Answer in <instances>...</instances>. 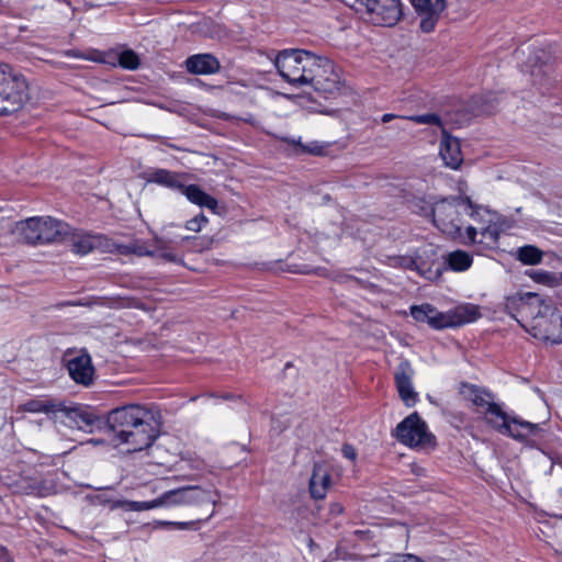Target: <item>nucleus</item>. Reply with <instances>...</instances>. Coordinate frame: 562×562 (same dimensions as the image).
<instances>
[{"label": "nucleus", "mask_w": 562, "mask_h": 562, "mask_svg": "<svg viewBox=\"0 0 562 562\" xmlns=\"http://www.w3.org/2000/svg\"><path fill=\"white\" fill-rule=\"evenodd\" d=\"M385 262L390 267L403 268V269H407V270H417V271H420L422 266L424 265L422 262V257L418 254V251H416L412 256H389V257H386Z\"/></svg>", "instance_id": "27"}, {"label": "nucleus", "mask_w": 562, "mask_h": 562, "mask_svg": "<svg viewBox=\"0 0 562 562\" xmlns=\"http://www.w3.org/2000/svg\"><path fill=\"white\" fill-rule=\"evenodd\" d=\"M175 239L177 240L176 244L182 243V241H192L193 243L192 248L195 251H202L204 249L210 248V246H211V240L205 239V238H195V237H191V236H184V237H180L179 240L177 238H175Z\"/></svg>", "instance_id": "33"}, {"label": "nucleus", "mask_w": 562, "mask_h": 562, "mask_svg": "<svg viewBox=\"0 0 562 562\" xmlns=\"http://www.w3.org/2000/svg\"><path fill=\"white\" fill-rule=\"evenodd\" d=\"M402 120L412 121L416 124L436 125L442 131L446 130L439 115L435 113H426L419 115L403 116Z\"/></svg>", "instance_id": "30"}, {"label": "nucleus", "mask_w": 562, "mask_h": 562, "mask_svg": "<svg viewBox=\"0 0 562 562\" xmlns=\"http://www.w3.org/2000/svg\"><path fill=\"white\" fill-rule=\"evenodd\" d=\"M69 305L76 306V305H81V303H79V302H76V303H69Z\"/></svg>", "instance_id": "48"}, {"label": "nucleus", "mask_w": 562, "mask_h": 562, "mask_svg": "<svg viewBox=\"0 0 562 562\" xmlns=\"http://www.w3.org/2000/svg\"><path fill=\"white\" fill-rule=\"evenodd\" d=\"M29 100V85L24 76L10 65L0 63V114L19 111Z\"/></svg>", "instance_id": "8"}, {"label": "nucleus", "mask_w": 562, "mask_h": 562, "mask_svg": "<svg viewBox=\"0 0 562 562\" xmlns=\"http://www.w3.org/2000/svg\"><path fill=\"white\" fill-rule=\"evenodd\" d=\"M165 483H166L165 481H157L153 485H149L150 492L153 494H158V496H159L161 492L166 491L165 487H164Z\"/></svg>", "instance_id": "43"}, {"label": "nucleus", "mask_w": 562, "mask_h": 562, "mask_svg": "<svg viewBox=\"0 0 562 562\" xmlns=\"http://www.w3.org/2000/svg\"><path fill=\"white\" fill-rule=\"evenodd\" d=\"M445 261L451 270L462 272L471 267L473 258L469 252L458 249L449 252Z\"/></svg>", "instance_id": "28"}, {"label": "nucleus", "mask_w": 562, "mask_h": 562, "mask_svg": "<svg viewBox=\"0 0 562 562\" xmlns=\"http://www.w3.org/2000/svg\"><path fill=\"white\" fill-rule=\"evenodd\" d=\"M79 418L86 426H91L94 423V417L88 413H80Z\"/></svg>", "instance_id": "44"}, {"label": "nucleus", "mask_w": 562, "mask_h": 562, "mask_svg": "<svg viewBox=\"0 0 562 562\" xmlns=\"http://www.w3.org/2000/svg\"><path fill=\"white\" fill-rule=\"evenodd\" d=\"M119 307H135V308H144L143 303H140L136 299H119L116 304Z\"/></svg>", "instance_id": "36"}, {"label": "nucleus", "mask_w": 562, "mask_h": 562, "mask_svg": "<svg viewBox=\"0 0 562 562\" xmlns=\"http://www.w3.org/2000/svg\"><path fill=\"white\" fill-rule=\"evenodd\" d=\"M159 526H173L178 529H189L195 526V521H184V522H172V521H157Z\"/></svg>", "instance_id": "37"}, {"label": "nucleus", "mask_w": 562, "mask_h": 562, "mask_svg": "<svg viewBox=\"0 0 562 562\" xmlns=\"http://www.w3.org/2000/svg\"><path fill=\"white\" fill-rule=\"evenodd\" d=\"M439 154L445 161V165L451 169H459L463 162L459 139L450 136L446 130H443Z\"/></svg>", "instance_id": "17"}, {"label": "nucleus", "mask_w": 562, "mask_h": 562, "mask_svg": "<svg viewBox=\"0 0 562 562\" xmlns=\"http://www.w3.org/2000/svg\"><path fill=\"white\" fill-rule=\"evenodd\" d=\"M214 510L211 512V514L205 518V520H209L213 515H214Z\"/></svg>", "instance_id": "47"}, {"label": "nucleus", "mask_w": 562, "mask_h": 562, "mask_svg": "<svg viewBox=\"0 0 562 562\" xmlns=\"http://www.w3.org/2000/svg\"><path fill=\"white\" fill-rule=\"evenodd\" d=\"M482 207L472 203L469 196L445 198L432 205V222L446 235L461 237L462 216L469 214L474 221L481 216Z\"/></svg>", "instance_id": "4"}, {"label": "nucleus", "mask_w": 562, "mask_h": 562, "mask_svg": "<svg viewBox=\"0 0 562 562\" xmlns=\"http://www.w3.org/2000/svg\"><path fill=\"white\" fill-rule=\"evenodd\" d=\"M66 367L72 381L85 387L93 384L95 369L92 364L91 356L81 350L76 353L68 350L65 355Z\"/></svg>", "instance_id": "13"}, {"label": "nucleus", "mask_w": 562, "mask_h": 562, "mask_svg": "<svg viewBox=\"0 0 562 562\" xmlns=\"http://www.w3.org/2000/svg\"><path fill=\"white\" fill-rule=\"evenodd\" d=\"M99 245L100 238L88 233L74 232L70 236L71 250L79 256L91 252Z\"/></svg>", "instance_id": "24"}, {"label": "nucleus", "mask_w": 562, "mask_h": 562, "mask_svg": "<svg viewBox=\"0 0 562 562\" xmlns=\"http://www.w3.org/2000/svg\"><path fill=\"white\" fill-rule=\"evenodd\" d=\"M498 229L495 225H487L481 227L468 226L465 231V244H496L498 240Z\"/></svg>", "instance_id": "22"}, {"label": "nucleus", "mask_w": 562, "mask_h": 562, "mask_svg": "<svg viewBox=\"0 0 562 562\" xmlns=\"http://www.w3.org/2000/svg\"><path fill=\"white\" fill-rule=\"evenodd\" d=\"M108 426L113 440L128 446L131 452L150 447L159 435L155 412L137 404L112 409L108 416Z\"/></svg>", "instance_id": "2"}, {"label": "nucleus", "mask_w": 562, "mask_h": 562, "mask_svg": "<svg viewBox=\"0 0 562 562\" xmlns=\"http://www.w3.org/2000/svg\"><path fill=\"white\" fill-rule=\"evenodd\" d=\"M274 66L284 81L296 88L331 94L339 90L340 77L334 64L306 49L289 48L278 53Z\"/></svg>", "instance_id": "1"}, {"label": "nucleus", "mask_w": 562, "mask_h": 562, "mask_svg": "<svg viewBox=\"0 0 562 562\" xmlns=\"http://www.w3.org/2000/svg\"><path fill=\"white\" fill-rule=\"evenodd\" d=\"M411 2L420 16L419 26L422 31L425 33L432 32L446 8V0H411Z\"/></svg>", "instance_id": "16"}, {"label": "nucleus", "mask_w": 562, "mask_h": 562, "mask_svg": "<svg viewBox=\"0 0 562 562\" xmlns=\"http://www.w3.org/2000/svg\"><path fill=\"white\" fill-rule=\"evenodd\" d=\"M552 304L533 292L516 293L506 299V311L522 326L533 325L535 318L543 314V310Z\"/></svg>", "instance_id": "11"}, {"label": "nucleus", "mask_w": 562, "mask_h": 562, "mask_svg": "<svg viewBox=\"0 0 562 562\" xmlns=\"http://www.w3.org/2000/svg\"><path fill=\"white\" fill-rule=\"evenodd\" d=\"M186 68L194 75H213L220 71L221 65L212 54H195L186 59Z\"/></svg>", "instance_id": "18"}, {"label": "nucleus", "mask_w": 562, "mask_h": 562, "mask_svg": "<svg viewBox=\"0 0 562 562\" xmlns=\"http://www.w3.org/2000/svg\"><path fill=\"white\" fill-rule=\"evenodd\" d=\"M554 554L557 555L558 561L562 562V551L555 550Z\"/></svg>", "instance_id": "46"}, {"label": "nucleus", "mask_w": 562, "mask_h": 562, "mask_svg": "<svg viewBox=\"0 0 562 562\" xmlns=\"http://www.w3.org/2000/svg\"><path fill=\"white\" fill-rule=\"evenodd\" d=\"M532 279L543 284H553L555 281V277L547 271L536 272L532 274Z\"/></svg>", "instance_id": "35"}, {"label": "nucleus", "mask_w": 562, "mask_h": 562, "mask_svg": "<svg viewBox=\"0 0 562 562\" xmlns=\"http://www.w3.org/2000/svg\"><path fill=\"white\" fill-rule=\"evenodd\" d=\"M393 435L401 443L412 448L432 450L436 447L435 436L428 431L426 423L416 412L404 418Z\"/></svg>", "instance_id": "9"}, {"label": "nucleus", "mask_w": 562, "mask_h": 562, "mask_svg": "<svg viewBox=\"0 0 562 562\" xmlns=\"http://www.w3.org/2000/svg\"><path fill=\"white\" fill-rule=\"evenodd\" d=\"M396 128H398V130H405V126H403V125H397V126H396Z\"/></svg>", "instance_id": "49"}, {"label": "nucleus", "mask_w": 562, "mask_h": 562, "mask_svg": "<svg viewBox=\"0 0 562 562\" xmlns=\"http://www.w3.org/2000/svg\"><path fill=\"white\" fill-rule=\"evenodd\" d=\"M341 451H342V454L345 458H347L351 461L356 460L357 452H356V449L351 445H344Z\"/></svg>", "instance_id": "39"}, {"label": "nucleus", "mask_w": 562, "mask_h": 562, "mask_svg": "<svg viewBox=\"0 0 562 562\" xmlns=\"http://www.w3.org/2000/svg\"><path fill=\"white\" fill-rule=\"evenodd\" d=\"M561 280H562V272H561Z\"/></svg>", "instance_id": "50"}, {"label": "nucleus", "mask_w": 562, "mask_h": 562, "mask_svg": "<svg viewBox=\"0 0 562 562\" xmlns=\"http://www.w3.org/2000/svg\"><path fill=\"white\" fill-rule=\"evenodd\" d=\"M93 502L100 505H110L111 509H116L117 507H113V504L116 503V501H113L109 498L105 494H98L93 496ZM117 502H121L117 499Z\"/></svg>", "instance_id": "38"}, {"label": "nucleus", "mask_w": 562, "mask_h": 562, "mask_svg": "<svg viewBox=\"0 0 562 562\" xmlns=\"http://www.w3.org/2000/svg\"><path fill=\"white\" fill-rule=\"evenodd\" d=\"M184 177V173H178L162 168L153 169L145 175V179L148 183H156L178 191L183 188Z\"/></svg>", "instance_id": "19"}, {"label": "nucleus", "mask_w": 562, "mask_h": 562, "mask_svg": "<svg viewBox=\"0 0 562 562\" xmlns=\"http://www.w3.org/2000/svg\"><path fill=\"white\" fill-rule=\"evenodd\" d=\"M392 562H426V561H424L413 554H405V555L395 558Z\"/></svg>", "instance_id": "40"}, {"label": "nucleus", "mask_w": 562, "mask_h": 562, "mask_svg": "<svg viewBox=\"0 0 562 562\" xmlns=\"http://www.w3.org/2000/svg\"><path fill=\"white\" fill-rule=\"evenodd\" d=\"M204 503H211L213 506H216L217 499L212 497V492L209 490L198 485H187L166 490L151 501L116 502L113 504V507H124L125 510L130 512H143L155 508L198 506Z\"/></svg>", "instance_id": "3"}, {"label": "nucleus", "mask_w": 562, "mask_h": 562, "mask_svg": "<svg viewBox=\"0 0 562 562\" xmlns=\"http://www.w3.org/2000/svg\"><path fill=\"white\" fill-rule=\"evenodd\" d=\"M460 393L464 400L477 408V412H484L494 402V395L491 392L474 384L462 383Z\"/></svg>", "instance_id": "21"}, {"label": "nucleus", "mask_w": 562, "mask_h": 562, "mask_svg": "<svg viewBox=\"0 0 562 562\" xmlns=\"http://www.w3.org/2000/svg\"><path fill=\"white\" fill-rule=\"evenodd\" d=\"M119 65L124 69L135 70L139 66V57L135 52L126 49L120 54Z\"/></svg>", "instance_id": "31"}, {"label": "nucleus", "mask_w": 562, "mask_h": 562, "mask_svg": "<svg viewBox=\"0 0 562 562\" xmlns=\"http://www.w3.org/2000/svg\"><path fill=\"white\" fill-rule=\"evenodd\" d=\"M331 484L329 470L324 464H315L310 479V492L313 498L323 499Z\"/></svg>", "instance_id": "20"}, {"label": "nucleus", "mask_w": 562, "mask_h": 562, "mask_svg": "<svg viewBox=\"0 0 562 562\" xmlns=\"http://www.w3.org/2000/svg\"><path fill=\"white\" fill-rule=\"evenodd\" d=\"M356 11L366 12L373 24L394 26L402 16L401 0H344Z\"/></svg>", "instance_id": "10"}, {"label": "nucleus", "mask_w": 562, "mask_h": 562, "mask_svg": "<svg viewBox=\"0 0 562 562\" xmlns=\"http://www.w3.org/2000/svg\"><path fill=\"white\" fill-rule=\"evenodd\" d=\"M0 562H14L8 549L3 546H0Z\"/></svg>", "instance_id": "42"}, {"label": "nucleus", "mask_w": 562, "mask_h": 562, "mask_svg": "<svg viewBox=\"0 0 562 562\" xmlns=\"http://www.w3.org/2000/svg\"><path fill=\"white\" fill-rule=\"evenodd\" d=\"M543 252L538 247L526 245L517 250V259L524 265H538L542 261Z\"/></svg>", "instance_id": "29"}, {"label": "nucleus", "mask_w": 562, "mask_h": 562, "mask_svg": "<svg viewBox=\"0 0 562 562\" xmlns=\"http://www.w3.org/2000/svg\"><path fill=\"white\" fill-rule=\"evenodd\" d=\"M180 192L184 194L191 203L201 207H207L215 211L218 205L217 200L204 192L198 184L186 186L183 183V188L180 189Z\"/></svg>", "instance_id": "23"}, {"label": "nucleus", "mask_w": 562, "mask_h": 562, "mask_svg": "<svg viewBox=\"0 0 562 562\" xmlns=\"http://www.w3.org/2000/svg\"><path fill=\"white\" fill-rule=\"evenodd\" d=\"M396 117H400V119H401L402 116H397V115L392 114V113H385V114H383V115L381 116V121H382L383 123H389V122H391L393 119H396Z\"/></svg>", "instance_id": "45"}, {"label": "nucleus", "mask_w": 562, "mask_h": 562, "mask_svg": "<svg viewBox=\"0 0 562 562\" xmlns=\"http://www.w3.org/2000/svg\"><path fill=\"white\" fill-rule=\"evenodd\" d=\"M552 459V467L550 470V474L553 477V485L555 488L562 493V459Z\"/></svg>", "instance_id": "32"}, {"label": "nucleus", "mask_w": 562, "mask_h": 562, "mask_svg": "<svg viewBox=\"0 0 562 562\" xmlns=\"http://www.w3.org/2000/svg\"><path fill=\"white\" fill-rule=\"evenodd\" d=\"M415 371L408 360H402L394 373L396 390L407 407L414 406L418 401V393L413 386Z\"/></svg>", "instance_id": "15"}, {"label": "nucleus", "mask_w": 562, "mask_h": 562, "mask_svg": "<svg viewBox=\"0 0 562 562\" xmlns=\"http://www.w3.org/2000/svg\"><path fill=\"white\" fill-rule=\"evenodd\" d=\"M531 334L546 342L562 344V314L553 304L544 307L543 314L535 318Z\"/></svg>", "instance_id": "12"}, {"label": "nucleus", "mask_w": 562, "mask_h": 562, "mask_svg": "<svg viewBox=\"0 0 562 562\" xmlns=\"http://www.w3.org/2000/svg\"><path fill=\"white\" fill-rule=\"evenodd\" d=\"M412 317L419 323H427L432 329L459 327L476 321L480 310L473 304L459 305L447 312H440L435 306L426 303L411 306Z\"/></svg>", "instance_id": "5"}, {"label": "nucleus", "mask_w": 562, "mask_h": 562, "mask_svg": "<svg viewBox=\"0 0 562 562\" xmlns=\"http://www.w3.org/2000/svg\"><path fill=\"white\" fill-rule=\"evenodd\" d=\"M282 142L291 145L296 154L323 156L328 148L327 143L312 140L306 144L302 143V138L282 137Z\"/></svg>", "instance_id": "25"}, {"label": "nucleus", "mask_w": 562, "mask_h": 562, "mask_svg": "<svg viewBox=\"0 0 562 562\" xmlns=\"http://www.w3.org/2000/svg\"><path fill=\"white\" fill-rule=\"evenodd\" d=\"M485 423L502 435L524 442L541 431L540 424L524 420L508 415L501 404L493 402L483 412Z\"/></svg>", "instance_id": "7"}, {"label": "nucleus", "mask_w": 562, "mask_h": 562, "mask_svg": "<svg viewBox=\"0 0 562 562\" xmlns=\"http://www.w3.org/2000/svg\"><path fill=\"white\" fill-rule=\"evenodd\" d=\"M20 409L29 413H54L61 411L60 404L48 398H33L20 406Z\"/></svg>", "instance_id": "26"}, {"label": "nucleus", "mask_w": 562, "mask_h": 562, "mask_svg": "<svg viewBox=\"0 0 562 562\" xmlns=\"http://www.w3.org/2000/svg\"><path fill=\"white\" fill-rule=\"evenodd\" d=\"M207 217L203 213H200L193 218L187 221L186 228L188 231L198 233L202 229L203 226L207 224Z\"/></svg>", "instance_id": "34"}, {"label": "nucleus", "mask_w": 562, "mask_h": 562, "mask_svg": "<svg viewBox=\"0 0 562 562\" xmlns=\"http://www.w3.org/2000/svg\"><path fill=\"white\" fill-rule=\"evenodd\" d=\"M19 493L23 494H34L37 491V487L33 483H26L25 485L18 487Z\"/></svg>", "instance_id": "41"}, {"label": "nucleus", "mask_w": 562, "mask_h": 562, "mask_svg": "<svg viewBox=\"0 0 562 562\" xmlns=\"http://www.w3.org/2000/svg\"><path fill=\"white\" fill-rule=\"evenodd\" d=\"M14 232L29 245L59 243L69 235L68 224L50 216L30 217L15 224Z\"/></svg>", "instance_id": "6"}, {"label": "nucleus", "mask_w": 562, "mask_h": 562, "mask_svg": "<svg viewBox=\"0 0 562 562\" xmlns=\"http://www.w3.org/2000/svg\"><path fill=\"white\" fill-rule=\"evenodd\" d=\"M153 243L154 246L150 248L146 243L136 240L128 245V249L137 256L158 257L168 262H181V258L172 247L177 243L176 239L169 235L155 236Z\"/></svg>", "instance_id": "14"}]
</instances>
